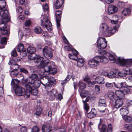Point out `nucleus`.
<instances>
[{
  "label": "nucleus",
  "instance_id": "obj_15",
  "mask_svg": "<svg viewBox=\"0 0 132 132\" xmlns=\"http://www.w3.org/2000/svg\"><path fill=\"white\" fill-rule=\"evenodd\" d=\"M118 10V8L116 6L113 5H110L108 8V13L109 14H111L116 13Z\"/></svg>",
  "mask_w": 132,
  "mask_h": 132
},
{
  "label": "nucleus",
  "instance_id": "obj_29",
  "mask_svg": "<svg viewBox=\"0 0 132 132\" xmlns=\"http://www.w3.org/2000/svg\"><path fill=\"white\" fill-rule=\"evenodd\" d=\"M48 84L51 86L49 88H50L52 86L51 85L54 84L56 81L54 78L52 77L48 76Z\"/></svg>",
  "mask_w": 132,
  "mask_h": 132
},
{
  "label": "nucleus",
  "instance_id": "obj_43",
  "mask_svg": "<svg viewBox=\"0 0 132 132\" xmlns=\"http://www.w3.org/2000/svg\"><path fill=\"white\" fill-rule=\"evenodd\" d=\"M78 87L80 89L82 90L86 88V86L85 83L80 81L78 84Z\"/></svg>",
  "mask_w": 132,
  "mask_h": 132
},
{
  "label": "nucleus",
  "instance_id": "obj_61",
  "mask_svg": "<svg viewBox=\"0 0 132 132\" xmlns=\"http://www.w3.org/2000/svg\"><path fill=\"white\" fill-rule=\"evenodd\" d=\"M16 75L17 76L16 77L20 78L22 80V81L24 80H23L24 77L21 74H19L18 73Z\"/></svg>",
  "mask_w": 132,
  "mask_h": 132
},
{
  "label": "nucleus",
  "instance_id": "obj_11",
  "mask_svg": "<svg viewBox=\"0 0 132 132\" xmlns=\"http://www.w3.org/2000/svg\"><path fill=\"white\" fill-rule=\"evenodd\" d=\"M125 79L126 80L127 82H122L121 84H118V87H120L121 85H122L124 86H126L129 87H132V77H127L125 78Z\"/></svg>",
  "mask_w": 132,
  "mask_h": 132
},
{
  "label": "nucleus",
  "instance_id": "obj_22",
  "mask_svg": "<svg viewBox=\"0 0 132 132\" xmlns=\"http://www.w3.org/2000/svg\"><path fill=\"white\" fill-rule=\"evenodd\" d=\"M96 114V111L95 109H92L90 112L87 113V116L88 118L91 119L94 117Z\"/></svg>",
  "mask_w": 132,
  "mask_h": 132
},
{
  "label": "nucleus",
  "instance_id": "obj_53",
  "mask_svg": "<svg viewBox=\"0 0 132 132\" xmlns=\"http://www.w3.org/2000/svg\"><path fill=\"white\" fill-rule=\"evenodd\" d=\"M14 62L13 60H11L9 63V64H11L13 66V68H15V69H17L16 68H19L20 67V66L17 64H14L12 63Z\"/></svg>",
  "mask_w": 132,
  "mask_h": 132
},
{
  "label": "nucleus",
  "instance_id": "obj_44",
  "mask_svg": "<svg viewBox=\"0 0 132 132\" xmlns=\"http://www.w3.org/2000/svg\"><path fill=\"white\" fill-rule=\"evenodd\" d=\"M123 118L124 120L128 122H130L132 121V118L127 116H123Z\"/></svg>",
  "mask_w": 132,
  "mask_h": 132
},
{
  "label": "nucleus",
  "instance_id": "obj_58",
  "mask_svg": "<svg viewBox=\"0 0 132 132\" xmlns=\"http://www.w3.org/2000/svg\"><path fill=\"white\" fill-rule=\"evenodd\" d=\"M7 38L5 37L2 38L1 41V43L3 45H6V44Z\"/></svg>",
  "mask_w": 132,
  "mask_h": 132
},
{
  "label": "nucleus",
  "instance_id": "obj_33",
  "mask_svg": "<svg viewBox=\"0 0 132 132\" xmlns=\"http://www.w3.org/2000/svg\"><path fill=\"white\" fill-rule=\"evenodd\" d=\"M117 84H116L115 82L111 83L109 82H106L105 84L106 87L109 88H111L114 85L116 87V85H117Z\"/></svg>",
  "mask_w": 132,
  "mask_h": 132
},
{
  "label": "nucleus",
  "instance_id": "obj_59",
  "mask_svg": "<svg viewBox=\"0 0 132 132\" xmlns=\"http://www.w3.org/2000/svg\"><path fill=\"white\" fill-rule=\"evenodd\" d=\"M20 71L21 72H23L25 74H27L28 73V71L26 69L23 68H21L20 69Z\"/></svg>",
  "mask_w": 132,
  "mask_h": 132
},
{
  "label": "nucleus",
  "instance_id": "obj_16",
  "mask_svg": "<svg viewBox=\"0 0 132 132\" xmlns=\"http://www.w3.org/2000/svg\"><path fill=\"white\" fill-rule=\"evenodd\" d=\"M40 81H41V84L45 87L46 89L49 88L51 86L48 84V76L43 77Z\"/></svg>",
  "mask_w": 132,
  "mask_h": 132
},
{
  "label": "nucleus",
  "instance_id": "obj_49",
  "mask_svg": "<svg viewBox=\"0 0 132 132\" xmlns=\"http://www.w3.org/2000/svg\"><path fill=\"white\" fill-rule=\"evenodd\" d=\"M62 14V11H57L55 13V16L56 19H61V15Z\"/></svg>",
  "mask_w": 132,
  "mask_h": 132
},
{
  "label": "nucleus",
  "instance_id": "obj_9",
  "mask_svg": "<svg viewBox=\"0 0 132 132\" xmlns=\"http://www.w3.org/2000/svg\"><path fill=\"white\" fill-rule=\"evenodd\" d=\"M99 105L100 106L99 111L101 113H103L107 110L105 107L106 106L105 100L104 99H100L98 102Z\"/></svg>",
  "mask_w": 132,
  "mask_h": 132
},
{
  "label": "nucleus",
  "instance_id": "obj_17",
  "mask_svg": "<svg viewBox=\"0 0 132 132\" xmlns=\"http://www.w3.org/2000/svg\"><path fill=\"white\" fill-rule=\"evenodd\" d=\"M35 71V72L37 73V74L39 75L42 76L44 73L45 72H46L45 70V69H46V67L44 68L42 67H39V65Z\"/></svg>",
  "mask_w": 132,
  "mask_h": 132
},
{
  "label": "nucleus",
  "instance_id": "obj_12",
  "mask_svg": "<svg viewBox=\"0 0 132 132\" xmlns=\"http://www.w3.org/2000/svg\"><path fill=\"white\" fill-rule=\"evenodd\" d=\"M9 12L7 10H2L0 12V15L3 19V20H5L6 22H9L10 20L9 16Z\"/></svg>",
  "mask_w": 132,
  "mask_h": 132
},
{
  "label": "nucleus",
  "instance_id": "obj_62",
  "mask_svg": "<svg viewBox=\"0 0 132 132\" xmlns=\"http://www.w3.org/2000/svg\"><path fill=\"white\" fill-rule=\"evenodd\" d=\"M11 55L14 56H16L17 55L15 49H14L12 51L11 53Z\"/></svg>",
  "mask_w": 132,
  "mask_h": 132
},
{
  "label": "nucleus",
  "instance_id": "obj_60",
  "mask_svg": "<svg viewBox=\"0 0 132 132\" xmlns=\"http://www.w3.org/2000/svg\"><path fill=\"white\" fill-rule=\"evenodd\" d=\"M31 22L30 20H28L26 21L24 23V25L26 27H29L31 24Z\"/></svg>",
  "mask_w": 132,
  "mask_h": 132
},
{
  "label": "nucleus",
  "instance_id": "obj_48",
  "mask_svg": "<svg viewBox=\"0 0 132 132\" xmlns=\"http://www.w3.org/2000/svg\"><path fill=\"white\" fill-rule=\"evenodd\" d=\"M37 75V74L35 73L32 74L29 77V78L31 80H37L38 78Z\"/></svg>",
  "mask_w": 132,
  "mask_h": 132
},
{
  "label": "nucleus",
  "instance_id": "obj_35",
  "mask_svg": "<svg viewBox=\"0 0 132 132\" xmlns=\"http://www.w3.org/2000/svg\"><path fill=\"white\" fill-rule=\"evenodd\" d=\"M84 61L81 58H79L77 60V64L78 66L82 67L84 65Z\"/></svg>",
  "mask_w": 132,
  "mask_h": 132
},
{
  "label": "nucleus",
  "instance_id": "obj_21",
  "mask_svg": "<svg viewBox=\"0 0 132 132\" xmlns=\"http://www.w3.org/2000/svg\"><path fill=\"white\" fill-rule=\"evenodd\" d=\"M106 54H109V53H106ZM105 53L104 54H102L103 55L101 56H97V57H98L99 58L100 60V62H102L104 63H105L108 62V59L107 57L105 56Z\"/></svg>",
  "mask_w": 132,
  "mask_h": 132
},
{
  "label": "nucleus",
  "instance_id": "obj_54",
  "mask_svg": "<svg viewBox=\"0 0 132 132\" xmlns=\"http://www.w3.org/2000/svg\"><path fill=\"white\" fill-rule=\"evenodd\" d=\"M126 75V73H124L123 72H120L118 73V77L120 78L124 77L125 78H124L125 79V78L126 77H125V76Z\"/></svg>",
  "mask_w": 132,
  "mask_h": 132
},
{
  "label": "nucleus",
  "instance_id": "obj_34",
  "mask_svg": "<svg viewBox=\"0 0 132 132\" xmlns=\"http://www.w3.org/2000/svg\"><path fill=\"white\" fill-rule=\"evenodd\" d=\"M121 113L122 116H127V115L129 113V111L126 108H121L120 109Z\"/></svg>",
  "mask_w": 132,
  "mask_h": 132
},
{
  "label": "nucleus",
  "instance_id": "obj_37",
  "mask_svg": "<svg viewBox=\"0 0 132 132\" xmlns=\"http://www.w3.org/2000/svg\"><path fill=\"white\" fill-rule=\"evenodd\" d=\"M26 49L24 48L23 45L22 44H19L17 48V51L18 52L24 51Z\"/></svg>",
  "mask_w": 132,
  "mask_h": 132
},
{
  "label": "nucleus",
  "instance_id": "obj_41",
  "mask_svg": "<svg viewBox=\"0 0 132 132\" xmlns=\"http://www.w3.org/2000/svg\"><path fill=\"white\" fill-rule=\"evenodd\" d=\"M28 52L30 54L35 53L36 52L35 48L32 47H29L27 49Z\"/></svg>",
  "mask_w": 132,
  "mask_h": 132
},
{
  "label": "nucleus",
  "instance_id": "obj_6",
  "mask_svg": "<svg viewBox=\"0 0 132 132\" xmlns=\"http://www.w3.org/2000/svg\"><path fill=\"white\" fill-rule=\"evenodd\" d=\"M44 21H45L44 26L45 27L48 31H51L52 30V24L48 20L47 16L44 15L43 17V19L41 20V25L42 26H44L43 23Z\"/></svg>",
  "mask_w": 132,
  "mask_h": 132
},
{
  "label": "nucleus",
  "instance_id": "obj_1",
  "mask_svg": "<svg viewBox=\"0 0 132 132\" xmlns=\"http://www.w3.org/2000/svg\"><path fill=\"white\" fill-rule=\"evenodd\" d=\"M119 26L113 28H110L105 23H102L100 26V33L108 36L112 35L117 30Z\"/></svg>",
  "mask_w": 132,
  "mask_h": 132
},
{
  "label": "nucleus",
  "instance_id": "obj_52",
  "mask_svg": "<svg viewBox=\"0 0 132 132\" xmlns=\"http://www.w3.org/2000/svg\"><path fill=\"white\" fill-rule=\"evenodd\" d=\"M40 129L37 126L33 127L31 129V132H40Z\"/></svg>",
  "mask_w": 132,
  "mask_h": 132
},
{
  "label": "nucleus",
  "instance_id": "obj_30",
  "mask_svg": "<svg viewBox=\"0 0 132 132\" xmlns=\"http://www.w3.org/2000/svg\"><path fill=\"white\" fill-rule=\"evenodd\" d=\"M84 80L87 82L90 85H93L95 84V81H90V79L89 77L87 75L85 77L84 79Z\"/></svg>",
  "mask_w": 132,
  "mask_h": 132
},
{
  "label": "nucleus",
  "instance_id": "obj_23",
  "mask_svg": "<svg viewBox=\"0 0 132 132\" xmlns=\"http://www.w3.org/2000/svg\"><path fill=\"white\" fill-rule=\"evenodd\" d=\"M115 95H116L118 99L122 100L124 98L125 95L120 90L116 91L115 92Z\"/></svg>",
  "mask_w": 132,
  "mask_h": 132
},
{
  "label": "nucleus",
  "instance_id": "obj_20",
  "mask_svg": "<svg viewBox=\"0 0 132 132\" xmlns=\"http://www.w3.org/2000/svg\"><path fill=\"white\" fill-rule=\"evenodd\" d=\"M123 104L122 100L117 99L115 101L114 106L115 107L118 109Z\"/></svg>",
  "mask_w": 132,
  "mask_h": 132
},
{
  "label": "nucleus",
  "instance_id": "obj_13",
  "mask_svg": "<svg viewBox=\"0 0 132 132\" xmlns=\"http://www.w3.org/2000/svg\"><path fill=\"white\" fill-rule=\"evenodd\" d=\"M55 65V63L53 62H50L49 61L48 59L44 61L43 60V61L40 63L39 67H42L45 68L46 67H48V66H54Z\"/></svg>",
  "mask_w": 132,
  "mask_h": 132
},
{
  "label": "nucleus",
  "instance_id": "obj_7",
  "mask_svg": "<svg viewBox=\"0 0 132 132\" xmlns=\"http://www.w3.org/2000/svg\"><path fill=\"white\" fill-rule=\"evenodd\" d=\"M100 59L98 57L96 56L93 59L90 60L88 62V65L89 67L93 68L99 65L100 62Z\"/></svg>",
  "mask_w": 132,
  "mask_h": 132
},
{
  "label": "nucleus",
  "instance_id": "obj_28",
  "mask_svg": "<svg viewBox=\"0 0 132 132\" xmlns=\"http://www.w3.org/2000/svg\"><path fill=\"white\" fill-rule=\"evenodd\" d=\"M104 75L105 77H107L110 78H112L115 77L116 74L115 72L112 71L106 74H104Z\"/></svg>",
  "mask_w": 132,
  "mask_h": 132
},
{
  "label": "nucleus",
  "instance_id": "obj_47",
  "mask_svg": "<svg viewBox=\"0 0 132 132\" xmlns=\"http://www.w3.org/2000/svg\"><path fill=\"white\" fill-rule=\"evenodd\" d=\"M115 93L113 92H110L108 95V97L112 101L114 100Z\"/></svg>",
  "mask_w": 132,
  "mask_h": 132
},
{
  "label": "nucleus",
  "instance_id": "obj_19",
  "mask_svg": "<svg viewBox=\"0 0 132 132\" xmlns=\"http://www.w3.org/2000/svg\"><path fill=\"white\" fill-rule=\"evenodd\" d=\"M53 66H48V67H46L45 69L46 71V72H49L50 74H54L57 71V70L55 68H52Z\"/></svg>",
  "mask_w": 132,
  "mask_h": 132
},
{
  "label": "nucleus",
  "instance_id": "obj_10",
  "mask_svg": "<svg viewBox=\"0 0 132 132\" xmlns=\"http://www.w3.org/2000/svg\"><path fill=\"white\" fill-rule=\"evenodd\" d=\"M27 80V81H28V85H30L31 87H32V88L39 87L40 86V84L41 82V81L37 80L30 81L28 79L26 78L24 80Z\"/></svg>",
  "mask_w": 132,
  "mask_h": 132
},
{
  "label": "nucleus",
  "instance_id": "obj_2",
  "mask_svg": "<svg viewBox=\"0 0 132 132\" xmlns=\"http://www.w3.org/2000/svg\"><path fill=\"white\" fill-rule=\"evenodd\" d=\"M29 90H26L24 88L18 86L15 90L16 94L19 96H23L25 98L29 97L30 96Z\"/></svg>",
  "mask_w": 132,
  "mask_h": 132
},
{
  "label": "nucleus",
  "instance_id": "obj_26",
  "mask_svg": "<svg viewBox=\"0 0 132 132\" xmlns=\"http://www.w3.org/2000/svg\"><path fill=\"white\" fill-rule=\"evenodd\" d=\"M131 12V10L129 9L126 8L124 9L122 11L121 14L123 15L127 16L129 15Z\"/></svg>",
  "mask_w": 132,
  "mask_h": 132
},
{
  "label": "nucleus",
  "instance_id": "obj_5",
  "mask_svg": "<svg viewBox=\"0 0 132 132\" xmlns=\"http://www.w3.org/2000/svg\"><path fill=\"white\" fill-rule=\"evenodd\" d=\"M22 83L24 85L28 90H29L30 95V92L31 94L34 95H36L38 93L37 90L35 89L36 88H32L30 85H28V83L27 80H23L22 81Z\"/></svg>",
  "mask_w": 132,
  "mask_h": 132
},
{
  "label": "nucleus",
  "instance_id": "obj_27",
  "mask_svg": "<svg viewBox=\"0 0 132 132\" xmlns=\"http://www.w3.org/2000/svg\"><path fill=\"white\" fill-rule=\"evenodd\" d=\"M104 79V78L101 76H98L95 78L96 81L98 84H104L105 82Z\"/></svg>",
  "mask_w": 132,
  "mask_h": 132
},
{
  "label": "nucleus",
  "instance_id": "obj_18",
  "mask_svg": "<svg viewBox=\"0 0 132 132\" xmlns=\"http://www.w3.org/2000/svg\"><path fill=\"white\" fill-rule=\"evenodd\" d=\"M78 54V52L76 50H72V54H69V57L71 59L76 60L78 59L77 56Z\"/></svg>",
  "mask_w": 132,
  "mask_h": 132
},
{
  "label": "nucleus",
  "instance_id": "obj_31",
  "mask_svg": "<svg viewBox=\"0 0 132 132\" xmlns=\"http://www.w3.org/2000/svg\"><path fill=\"white\" fill-rule=\"evenodd\" d=\"M98 128L99 129H101L100 131L102 132H105L106 130V127L104 124L102 125L100 122L98 124Z\"/></svg>",
  "mask_w": 132,
  "mask_h": 132
},
{
  "label": "nucleus",
  "instance_id": "obj_8",
  "mask_svg": "<svg viewBox=\"0 0 132 132\" xmlns=\"http://www.w3.org/2000/svg\"><path fill=\"white\" fill-rule=\"evenodd\" d=\"M53 51L50 47L46 46L43 49V52L45 56L47 58L51 59L52 56Z\"/></svg>",
  "mask_w": 132,
  "mask_h": 132
},
{
  "label": "nucleus",
  "instance_id": "obj_39",
  "mask_svg": "<svg viewBox=\"0 0 132 132\" xmlns=\"http://www.w3.org/2000/svg\"><path fill=\"white\" fill-rule=\"evenodd\" d=\"M43 57H40L39 55H37L34 61L35 62L37 63H38L39 62L40 63L43 61Z\"/></svg>",
  "mask_w": 132,
  "mask_h": 132
},
{
  "label": "nucleus",
  "instance_id": "obj_24",
  "mask_svg": "<svg viewBox=\"0 0 132 132\" xmlns=\"http://www.w3.org/2000/svg\"><path fill=\"white\" fill-rule=\"evenodd\" d=\"M64 0H57L55 4L54 7L56 9L60 8L63 3Z\"/></svg>",
  "mask_w": 132,
  "mask_h": 132
},
{
  "label": "nucleus",
  "instance_id": "obj_4",
  "mask_svg": "<svg viewBox=\"0 0 132 132\" xmlns=\"http://www.w3.org/2000/svg\"><path fill=\"white\" fill-rule=\"evenodd\" d=\"M117 61L122 67H129L132 64V59H125L119 57Z\"/></svg>",
  "mask_w": 132,
  "mask_h": 132
},
{
  "label": "nucleus",
  "instance_id": "obj_64",
  "mask_svg": "<svg viewBox=\"0 0 132 132\" xmlns=\"http://www.w3.org/2000/svg\"><path fill=\"white\" fill-rule=\"evenodd\" d=\"M21 132H27V128L23 126L20 128Z\"/></svg>",
  "mask_w": 132,
  "mask_h": 132
},
{
  "label": "nucleus",
  "instance_id": "obj_56",
  "mask_svg": "<svg viewBox=\"0 0 132 132\" xmlns=\"http://www.w3.org/2000/svg\"><path fill=\"white\" fill-rule=\"evenodd\" d=\"M109 60L112 63H114L116 61V59L114 56L112 54H110L109 56Z\"/></svg>",
  "mask_w": 132,
  "mask_h": 132
},
{
  "label": "nucleus",
  "instance_id": "obj_50",
  "mask_svg": "<svg viewBox=\"0 0 132 132\" xmlns=\"http://www.w3.org/2000/svg\"><path fill=\"white\" fill-rule=\"evenodd\" d=\"M124 126L125 128L127 130L132 131V124H126Z\"/></svg>",
  "mask_w": 132,
  "mask_h": 132
},
{
  "label": "nucleus",
  "instance_id": "obj_45",
  "mask_svg": "<svg viewBox=\"0 0 132 132\" xmlns=\"http://www.w3.org/2000/svg\"><path fill=\"white\" fill-rule=\"evenodd\" d=\"M18 73L17 69H15L11 71L10 75L12 77H16Z\"/></svg>",
  "mask_w": 132,
  "mask_h": 132
},
{
  "label": "nucleus",
  "instance_id": "obj_46",
  "mask_svg": "<svg viewBox=\"0 0 132 132\" xmlns=\"http://www.w3.org/2000/svg\"><path fill=\"white\" fill-rule=\"evenodd\" d=\"M6 5V2L4 0H0V10L4 8Z\"/></svg>",
  "mask_w": 132,
  "mask_h": 132
},
{
  "label": "nucleus",
  "instance_id": "obj_38",
  "mask_svg": "<svg viewBox=\"0 0 132 132\" xmlns=\"http://www.w3.org/2000/svg\"><path fill=\"white\" fill-rule=\"evenodd\" d=\"M34 31L36 33L39 34L42 33V30L40 27L37 26L35 27L34 29Z\"/></svg>",
  "mask_w": 132,
  "mask_h": 132
},
{
  "label": "nucleus",
  "instance_id": "obj_57",
  "mask_svg": "<svg viewBox=\"0 0 132 132\" xmlns=\"http://www.w3.org/2000/svg\"><path fill=\"white\" fill-rule=\"evenodd\" d=\"M65 50L68 51H69L71 50L72 51V50H72V46L70 44H69L68 46H65Z\"/></svg>",
  "mask_w": 132,
  "mask_h": 132
},
{
  "label": "nucleus",
  "instance_id": "obj_25",
  "mask_svg": "<svg viewBox=\"0 0 132 132\" xmlns=\"http://www.w3.org/2000/svg\"><path fill=\"white\" fill-rule=\"evenodd\" d=\"M56 93V91L53 89L49 91V94L50 95L49 99L50 100H53L54 99Z\"/></svg>",
  "mask_w": 132,
  "mask_h": 132
},
{
  "label": "nucleus",
  "instance_id": "obj_51",
  "mask_svg": "<svg viewBox=\"0 0 132 132\" xmlns=\"http://www.w3.org/2000/svg\"><path fill=\"white\" fill-rule=\"evenodd\" d=\"M42 111V109L39 107H38L36 110V112L35 113L38 116H39L41 114Z\"/></svg>",
  "mask_w": 132,
  "mask_h": 132
},
{
  "label": "nucleus",
  "instance_id": "obj_14",
  "mask_svg": "<svg viewBox=\"0 0 132 132\" xmlns=\"http://www.w3.org/2000/svg\"><path fill=\"white\" fill-rule=\"evenodd\" d=\"M121 83H121H117V85H116V87L118 88L121 89L120 90L125 95L129 92L130 90L129 89L127 88V87H128L126 86H124L122 85H121V87H118V84H120Z\"/></svg>",
  "mask_w": 132,
  "mask_h": 132
},
{
  "label": "nucleus",
  "instance_id": "obj_42",
  "mask_svg": "<svg viewBox=\"0 0 132 132\" xmlns=\"http://www.w3.org/2000/svg\"><path fill=\"white\" fill-rule=\"evenodd\" d=\"M113 19L111 20V23L114 24H116L118 21V16L117 15H115L113 16Z\"/></svg>",
  "mask_w": 132,
  "mask_h": 132
},
{
  "label": "nucleus",
  "instance_id": "obj_40",
  "mask_svg": "<svg viewBox=\"0 0 132 132\" xmlns=\"http://www.w3.org/2000/svg\"><path fill=\"white\" fill-rule=\"evenodd\" d=\"M37 56L36 54L35 53L30 54L28 56V59L30 60H34L35 61Z\"/></svg>",
  "mask_w": 132,
  "mask_h": 132
},
{
  "label": "nucleus",
  "instance_id": "obj_55",
  "mask_svg": "<svg viewBox=\"0 0 132 132\" xmlns=\"http://www.w3.org/2000/svg\"><path fill=\"white\" fill-rule=\"evenodd\" d=\"M82 102L84 104V108L86 111L87 112L89 109V106L88 105L86 102V100H83Z\"/></svg>",
  "mask_w": 132,
  "mask_h": 132
},
{
  "label": "nucleus",
  "instance_id": "obj_32",
  "mask_svg": "<svg viewBox=\"0 0 132 132\" xmlns=\"http://www.w3.org/2000/svg\"><path fill=\"white\" fill-rule=\"evenodd\" d=\"M42 129L43 132H50L51 130L50 127L48 126L45 125L42 126Z\"/></svg>",
  "mask_w": 132,
  "mask_h": 132
},
{
  "label": "nucleus",
  "instance_id": "obj_36",
  "mask_svg": "<svg viewBox=\"0 0 132 132\" xmlns=\"http://www.w3.org/2000/svg\"><path fill=\"white\" fill-rule=\"evenodd\" d=\"M7 22L5 20H3L0 24V30L5 29L7 26Z\"/></svg>",
  "mask_w": 132,
  "mask_h": 132
},
{
  "label": "nucleus",
  "instance_id": "obj_3",
  "mask_svg": "<svg viewBox=\"0 0 132 132\" xmlns=\"http://www.w3.org/2000/svg\"><path fill=\"white\" fill-rule=\"evenodd\" d=\"M97 46L98 48L101 50L98 51V52L101 54L106 53L105 51H103L102 49L105 48L107 46V42L104 38H101L98 39L97 41Z\"/></svg>",
  "mask_w": 132,
  "mask_h": 132
},
{
  "label": "nucleus",
  "instance_id": "obj_63",
  "mask_svg": "<svg viewBox=\"0 0 132 132\" xmlns=\"http://www.w3.org/2000/svg\"><path fill=\"white\" fill-rule=\"evenodd\" d=\"M112 129V126L111 124H109L107 132H111Z\"/></svg>",
  "mask_w": 132,
  "mask_h": 132
}]
</instances>
